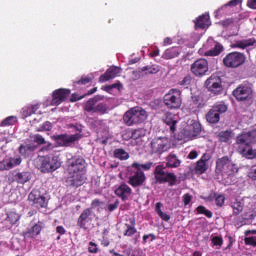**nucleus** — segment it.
Segmentation results:
<instances>
[{
  "label": "nucleus",
  "instance_id": "49530a36",
  "mask_svg": "<svg viewBox=\"0 0 256 256\" xmlns=\"http://www.w3.org/2000/svg\"><path fill=\"white\" fill-rule=\"evenodd\" d=\"M8 161L10 162V169H13V167H17L20 163H22L23 159L20 156H17L14 158H8Z\"/></svg>",
  "mask_w": 256,
  "mask_h": 256
},
{
  "label": "nucleus",
  "instance_id": "2f4dec72",
  "mask_svg": "<svg viewBox=\"0 0 256 256\" xmlns=\"http://www.w3.org/2000/svg\"><path fill=\"white\" fill-rule=\"evenodd\" d=\"M224 51H225V47H223V44L216 42L215 46L212 49L207 50L204 53V56L205 57H218V55H221Z\"/></svg>",
  "mask_w": 256,
  "mask_h": 256
},
{
  "label": "nucleus",
  "instance_id": "052dcab7",
  "mask_svg": "<svg viewBox=\"0 0 256 256\" xmlns=\"http://www.w3.org/2000/svg\"><path fill=\"white\" fill-rule=\"evenodd\" d=\"M118 207H119V200H116L113 204L108 205V211H110V213H113V211H115Z\"/></svg>",
  "mask_w": 256,
  "mask_h": 256
},
{
  "label": "nucleus",
  "instance_id": "dca6fc26",
  "mask_svg": "<svg viewBox=\"0 0 256 256\" xmlns=\"http://www.w3.org/2000/svg\"><path fill=\"white\" fill-rule=\"evenodd\" d=\"M70 95H71L70 89H65V88L56 89L52 93V100L50 104L53 107H58V105H61V103H64V101H67V98Z\"/></svg>",
  "mask_w": 256,
  "mask_h": 256
},
{
  "label": "nucleus",
  "instance_id": "1a4fd4ad",
  "mask_svg": "<svg viewBox=\"0 0 256 256\" xmlns=\"http://www.w3.org/2000/svg\"><path fill=\"white\" fill-rule=\"evenodd\" d=\"M150 149L152 155H163L171 149V142L167 137H156L151 140Z\"/></svg>",
  "mask_w": 256,
  "mask_h": 256
},
{
  "label": "nucleus",
  "instance_id": "864d4df0",
  "mask_svg": "<svg viewBox=\"0 0 256 256\" xmlns=\"http://www.w3.org/2000/svg\"><path fill=\"white\" fill-rule=\"evenodd\" d=\"M34 143H37V145H45L47 141H45V138L41 136V134H35L33 136Z\"/></svg>",
  "mask_w": 256,
  "mask_h": 256
},
{
  "label": "nucleus",
  "instance_id": "37998d69",
  "mask_svg": "<svg viewBox=\"0 0 256 256\" xmlns=\"http://www.w3.org/2000/svg\"><path fill=\"white\" fill-rule=\"evenodd\" d=\"M196 211L198 213V215H205V217H207L208 219H211L213 217V212H211V210L206 209L205 206L200 205L196 208Z\"/></svg>",
  "mask_w": 256,
  "mask_h": 256
},
{
  "label": "nucleus",
  "instance_id": "13d9d810",
  "mask_svg": "<svg viewBox=\"0 0 256 256\" xmlns=\"http://www.w3.org/2000/svg\"><path fill=\"white\" fill-rule=\"evenodd\" d=\"M89 253H99V248L97 247V244L95 242H89L88 247Z\"/></svg>",
  "mask_w": 256,
  "mask_h": 256
},
{
  "label": "nucleus",
  "instance_id": "8fccbe9b",
  "mask_svg": "<svg viewBox=\"0 0 256 256\" xmlns=\"http://www.w3.org/2000/svg\"><path fill=\"white\" fill-rule=\"evenodd\" d=\"M191 81H193V78L191 77V75H186L182 81L179 82V85H181L182 87H185L187 89V87H189V85H191Z\"/></svg>",
  "mask_w": 256,
  "mask_h": 256
},
{
  "label": "nucleus",
  "instance_id": "b1692460",
  "mask_svg": "<svg viewBox=\"0 0 256 256\" xmlns=\"http://www.w3.org/2000/svg\"><path fill=\"white\" fill-rule=\"evenodd\" d=\"M201 134V124L195 122L192 124L190 128H185L183 130V135L185 136V139H190L193 141V139H197L198 135Z\"/></svg>",
  "mask_w": 256,
  "mask_h": 256
},
{
  "label": "nucleus",
  "instance_id": "ea45409f",
  "mask_svg": "<svg viewBox=\"0 0 256 256\" xmlns=\"http://www.w3.org/2000/svg\"><path fill=\"white\" fill-rule=\"evenodd\" d=\"M163 207V203L161 202H157L156 206H155V212L157 213V215H159L160 219H162V221H170L171 216L167 213H164L161 211V208Z\"/></svg>",
  "mask_w": 256,
  "mask_h": 256
},
{
  "label": "nucleus",
  "instance_id": "bb28decb",
  "mask_svg": "<svg viewBox=\"0 0 256 256\" xmlns=\"http://www.w3.org/2000/svg\"><path fill=\"white\" fill-rule=\"evenodd\" d=\"M13 181L18 183V185H25V183H29V181H31V172H17L13 176Z\"/></svg>",
  "mask_w": 256,
  "mask_h": 256
},
{
  "label": "nucleus",
  "instance_id": "a211bd4d",
  "mask_svg": "<svg viewBox=\"0 0 256 256\" xmlns=\"http://www.w3.org/2000/svg\"><path fill=\"white\" fill-rule=\"evenodd\" d=\"M251 93H253L251 87L241 84L232 92V95L237 101H246V99H249Z\"/></svg>",
  "mask_w": 256,
  "mask_h": 256
},
{
  "label": "nucleus",
  "instance_id": "e433bc0d",
  "mask_svg": "<svg viewBox=\"0 0 256 256\" xmlns=\"http://www.w3.org/2000/svg\"><path fill=\"white\" fill-rule=\"evenodd\" d=\"M132 169H136L138 171H151V167H153V162H147L145 164H141L139 162H133L131 164Z\"/></svg>",
  "mask_w": 256,
  "mask_h": 256
},
{
  "label": "nucleus",
  "instance_id": "393cba45",
  "mask_svg": "<svg viewBox=\"0 0 256 256\" xmlns=\"http://www.w3.org/2000/svg\"><path fill=\"white\" fill-rule=\"evenodd\" d=\"M115 195H117V197H120V199L122 201H127V199H129V197H131L132 193H133V189H131V187H129V185L125 184V182H123L115 191H114Z\"/></svg>",
  "mask_w": 256,
  "mask_h": 256
},
{
  "label": "nucleus",
  "instance_id": "aec40b11",
  "mask_svg": "<svg viewBox=\"0 0 256 256\" xmlns=\"http://www.w3.org/2000/svg\"><path fill=\"white\" fill-rule=\"evenodd\" d=\"M238 145V152L242 157H245V159H256V149H253L251 147V144H241L236 143Z\"/></svg>",
  "mask_w": 256,
  "mask_h": 256
},
{
  "label": "nucleus",
  "instance_id": "c756f323",
  "mask_svg": "<svg viewBox=\"0 0 256 256\" xmlns=\"http://www.w3.org/2000/svg\"><path fill=\"white\" fill-rule=\"evenodd\" d=\"M256 45V39L255 38H248V39H243L236 41L233 44L234 49H247V47H253Z\"/></svg>",
  "mask_w": 256,
  "mask_h": 256
},
{
  "label": "nucleus",
  "instance_id": "6e6552de",
  "mask_svg": "<svg viewBox=\"0 0 256 256\" xmlns=\"http://www.w3.org/2000/svg\"><path fill=\"white\" fill-rule=\"evenodd\" d=\"M39 163L41 173H53L61 167L59 156H41Z\"/></svg>",
  "mask_w": 256,
  "mask_h": 256
},
{
  "label": "nucleus",
  "instance_id": "c9c22d12",
  "mask_svg": "<svg viewBox=\"0 0 256 256\" xmlns=\"http://www.w3.org/2000/svg\"><path fill=\"white\" fill-rule=\"evenodd\" d=\"M141 71L145 75H155V74L159 73V71H161V67H159V65H157V64L147 65V66H144L141 69Z\"/></svg>",
  "mask_w": 256,
  "mask_h": 256
},
{
  "label": "nucleus",
  "instance_id": "5fc2aeb1",
  "mask_svg": "<svg viewBox=\"0 0 256 256\" xmlns=\"http://www.w3.org/2000/svg\"><path fill=\"white\" fill-rule=\"evenodd\" d=\"M53 129V124L49 121L44 122L40 128H38V131H51Z\"/></svg>",
  "mask_w": 256,
  "mask_h": 256
},
{
  "label": "nucleus",
  "instance_id": "7ed1b4c3",
  "mask_svg": "<svg viewBox=\"0 0 256 256\" xmlns=\"http://www.w3.org/2000/svg\"><path fill=\"white\" fill-rule=\"evenodd\" d=\"M147 117H149L147 110L136 106L130 108L124 113L123 122L127 127H133V125H141V123H145V121H147Z\"/></svg>",
  "mask_w": 256,
  "mask_h": 256
},
{
  "label": "nucleus",
  "instance_id": "7c9ffc66",
  "mask_svg": "<svg viewBox=\"0 0 256 256\" xmlns=\"http://www.w3.org/2000/svg\"><path fill=\"white\" fill-rule=\"evenodd\" d=\"M37 150V146L34 144H21L18 148V152L22 157H29L31 153Z\"/></svg>",
  "mask_w": 256,
  "mask_h": 256
},
{
  "label": "nucleus",
  "instance_id": "2eb2a0df",
  "mask_svg": "<svg viewBox=\"0 0 256 256\" xmlns=\"http://www.w3.org/2000/svg\"><path fill=\"white\" fill-rule=\"evenodd\" d=\"M93 223V211L92 208H85L77 219V227L87 231Z\"/></svg>",
  "mask_w": 256,
  "mask_h": 256
},
{
  "label": "nucleus",
  "instance_id": "72a5a7b5",
  "mask_svg": "<svg viewBox=\"0 0 256 256\" xmlns=\"http://www.w3.org/2000/svg\"><path fill=\"white\" fill-rule=\"evenodd\" d=\"M179 55H181V48L172 47L165 50L163 59H175V57H179Z\"/></svg>",
  "mask_w": 256,
  "mask_h": 256
},
{
  "label": "nucleus",
  "instance_id": "c03bdc74",
  "mask_svg": "<svg viewBox=\"0 0 256 256\" xmlns=\"http://www.w3.org/2000/svg\"><path fill=\"white\" fill-rule=\"evenodd\" d=\"M213 197L215 199V204L218 207H223V205H225V195L214 193Z\"/></svg>",
  "mask_w": 256,
  "mask_h": 256
},
{
  "label": "nucleus",
  "instance_id": "4d7b16f0",
  "mask_svg": "<svg viewBox=\"0 0 256 256\" xmlns=\"http://www.w3.org/2000/svg\"><path fill=\"white\" fill-rule=\"evenodd\" d=\"M182 201L185 205V207H187V205H189V203H191V201H193V195L186 193L182 196Z\"/></svg>",
  "mask_w": 256,
  "mask_h": 256
},
{
  "label": "nucleus",
  "instance_id": "58836bf2",
  "mask_svg": "<svg viewBox=\"0 0 256 256\" xmlns=\"http://www.w3.org/2000/svg\"><path fill=\"white\" fill-rule=\"evenodd\" d=\"M114 157L120 161H127L129 159V153L123 148H117L114 150Z\"/></svg>",
  "mask_w": 256,
  "mask_h": 256
},
{
  "label": "nucleus",
  "instance_id": "5701e85b",
  "mask_svg": "<svg viewBox=\"0 0 256 256\" xmlns=\"http://www.w3.org/2000/svg\"><path fill=\"white\" fill-rule=\"evenodd\" d=\"M236 143H241V144L245 143L246 145H251L253 143H256V129L250 132L239 134L236 137Z\"/></svg>",
  "mask_w": 256,
  "mask_h": 256
},
{
  "label": "nucleus",
  "instance_id": "a878e982",
  "mask_svg": "<svg viewBox=\"0 0 256 256\" xmlns=\"http://www.w3.org/2000/svg\"><path fill=\"white\" fill-rule=\"evenodd\" d=\"M163 121L167 127H169L170 131L172 133H175L177 131V118H175V114L171 112H166L163 118Z\"/></svg>",
  "mask_w": 256,
  "mask_h": 256
},
{
  "label": "nucleus",
  "instance_id": "ddd939ff",
  "mask_svg": "<svg viewBox=\"0 0 256 256\" xmlns=\"http://www.w3.org/2000/svg\"><path fill=\"white\" fill-rule=\"evenodd\" d=\"M164 105L168 109H179L181 107V90L171 89L169 93L164 95Z\"/></svg>",
  "mask_w": 256,
  "mask_h": 256
},
{
  "label": "nucleus",
  "instance_id": "bf43d9fd",
  "mask_svg": "<svg viewBox=\"0 0 256 256\" xmlns=\"http://www.w3.org/2000/svg\"><path fill=\"white\" fill-rule=\"evenodd\" d=\"M101 205H103V201L96 198V199L92 200L91 207L89 209H92V211H93V209H97V207H101Z\"/></svg>",
  "mask_w": 256,
  "mask_h": 256
},
{
  "label": "nucleus",
  "instance_id": "de8ad7c7",
  "mask_svg": "<svg viewBox=\"0 0 256 256\" xmlns=\"http://www.w3.org/2000/svg\"><path fill=\"white\" fill-rule=\"evenodd\" d=\"M9 169H11L9 158H5L0 161V171H9Z\"/></svg>",
  "mask_w": 256,
  "mask_h": 256
},
{
  "label": "nucleus",
  "instance_id": "09e8293b",
  "mask_svg": "<svg viewBox=\"0 0 256 256\" xmlns=\"http://www.w3.org/2000/svg\"><path fill=\"white\" fill-rule=\"evenodd\" d=\"M242 0H231L222 6L218 11H223V9H227V7H237V5L241 4Z\"/></svg>",
  "mask_w": 256,
  "mask_h": 256
},
{
  "label": "nucleus",
  "instance_id": "cd10ccee",
  "mask_svg": "<svg viewBox=\"0 0 256 256\" xmlns=\"http://www.w3.org/2000/svg\"><path fill=\"white\" fill-rule=\"evenodd\" d=\"M128 221L129 223L125 224L126 230L124 231L123 235L124 237H133V235L137 233V228H135L137 221L135 220V217L129 218Z\"/></svg>",
  "mask_w": 256,
  "mask_h": 256
},
{
  "label": "nucleus",
  "instance_id": "f8f14e48",
  "mask_svg": "<svg viewBox=\"0 0 256 256\" xmlns=\"http://www.w3.org/2000/svg\"><path fill=\"white\" fill-rule=\"evenodd\" d=\"M227 113V105L223 102L215 104L206 114V121L211 125H216L221 120V115Z\"/></svg>",
  "mask_w": 256,
  "mask_h": 256
},
{
  "label": "nucleus",
  "instance_id": "4be33fe9",
  "mask_svg": "<svg viewBox=\"0 0 256 256\" xmlns=\"http://www.w3.org/2000/svg\"><path fill=\"white\" fill-rule=\"evenodd\" d=\"M43 229V223L38 222L34 224L31 228H27L25 231L22 232V236L24 239H35L37 235H40Z\"/></svg>",
  "mask_w": 256,
  "mask_h": 256
},
{
  "label": "nucleus",
  "instance_id": "f3484780",
  "mask_svg": "<svg viewBox=\"0 0 256 256\" xmlns=\"http://www.w3.org/2000/svg\"><path fill=\"white\" fill-rule=\"evenodd\" d=\"M146 181L147 176H145V172L134 169L128 178V185L134 188L143 187Z\"/></svg>",
  "mask_w": 256,
  "mask_h": 256
},
{
  "label": "nucleus",
  "instance_id": "473e14b6",
  "mask_svg": "<svg viewBox=\"0 0 256 256\" xmlns=\"http://www.w3.org/2000/svg\"><path fill=\"white\" fill-rule=\"evenodd\" d=\"M209 23V14H202L194 20L195 29H205Z\"/></svg>",
  "mask_w": 256,
  "mask_h": 256
},
{
  "label": "nucleus",
  "instance_id": "4c0bfd02",
  "mask_svg": "<svg viewBox=\"0 0 256 256\" xmlns=\"http://www.w3.org/2000/svg\"><path fill=\"white\" fill-rule=\"evenodd\" d=\"M230 207L233 211L234 217H237L238 215H241L243 213V202L241 201H234L230 203Z\"/></svg>",
  "mask_w": 256,
  "mask_h": 256
},
{
  "label": "nucleus",
  "instance_id": "f257e3e1",
  "mask_svg": "<svg viewBox=\"0 0 256 256\" xmlns=\"http://www.w3.org/2000/svg\"><path fill=\"white\" fill-rule=\"evenodd\" d=\"M67 186L79 189L87 183V161L83 156H74L67 161Z\"/></svg>",
  "mask_w": 256,
  "mask_h": 256
},
{
  "label": "nucleus",
  "instance_id": "603ef678",
  "mask_svg": "<svg viewBox=\"0 0 256 256\" xmlns=\"http://www.w3.org/2000/svg\"><path fill=\"white\" fill-rule=\"evenodd\" d=\"M211 243L215 247H222L223 246V237L221 236H214L211 238Z\"/></svg>",
  "mask_w": 256,
  "mask_h": 256
},
{
  "label": "nucleus",
  "instance_id": "69168bd1",
  "mask_svg": "<svg viewBox=\"0 0 256 256\" xmlns=\"http://www.w3.org/2000/svg\"><path fill=\"white\" fill-rule=\"evenodd\" d=\"M112 89H117L118 91H121L123 89V84H121L120 81L115 82L114 84H111Z\"/></svg>",
  "mask_w": 256,
  "mask_h": 256
},
{
  "label": "nucleus",
  "instance_id": "20e7f679",
  "mask_svg": "<svg viewBox=\"0 0 256 256\" xmlns=\"http://www.w3.org/2000/svg\"><path fill=\"white\" fill-rule=\"evenodd\" d=\"M105 99V96L103 95H96L92 98H90L88 101H86L84 105V111L86 113L97 114V115H107L109 111V106L105 102H100Z\"/></svg>",
  "mask_w": 256,
  "mask_h": 256
},
{
  "label": "nucleus",
  "instance_id": "9b49d317",
  "mask_svg": "<svg viewBox=\"0 0 256 256\" xmlns=\"http://www.w3.org/2000/svg\"><path fill=\"white\" fill-rule=\"evenodd\" d=\"M207 91L211 95H222L223 94V81L221 76L217 74H212L204 83Z\"/></svg>",
  "mask_w": 256,
  "mask_h": 256
},
{
  "label": "nucleus",
  "instance_id": "423d86ee",
  "mask_svg": "<svg viewBox=\"0 0 256 256\" xmlns=\"http://www.w3.org/2000/svg\"><path fill=\"white\" fill-rule=\"evenodd\" d=\"M238 171L239 168L236 164H233L231 162L229 156H223L222 158H218L216 160V175H227L228 177H230V175H235V173H237Z\"/></svg>",
  "mask_w": 256,
  "mask_h": 256
},
{
  "label": "nucleus",
  "instance_id": "774afa93",
  "mask_svg": "<svg viewBox=\"0 0 256 256\" xmlns=\"http://www.w3.org/2000/svg\"><path fill=\"white\" fill-rule=\"evenodd\" d=\"M132 256H145V253L141 249H136L132 252Z\"/></svg>",
  "mask_w": 256,
  "mask_h": 256
},
{
  "label": "nucleus",
  "instance_id": "a19ab883",
  "mask_svg": "<svg viewBox=\"0 0 256 256\" xmlns=\"http://www.w3.org/2000/svg\"><path fill=\"white\" fill-rule=\"evenodd\" d=\"M6 219L11 225H16L19 219H21V215H19L17 212L10 211L7 213Z\"/></svg>",
  "mask_w": 256,
  "mask_h": 256
},
{
  "label": "nucleus",
  "instance_id": "f704fd0d",
  "mask_svg": "<svg viewBox=\"0 0 256 256\" xmlns=\"http://www.w3.org/2000/svg\"><path fill=\"white\" fill-rule=\"evenodd\" d=\"M217 138L220 143H229L233 139V130L221 131L217 134Z\"/></svg>",
  "mask_w": 256,
  "mask_h": 256
},
{
  "label": "nucleus",
  "instance_id": "338daca9",
  "mask_svg": "<svg viewBox=\"0 0 256 256\" xmlns=\"http://www.w3.org/2000/svg\"><path fill=\"white\" fill-rule=\"evenodd\" d=\"M56 233H58L59 235H65L67 233V230H65V227L63 226H57Z\"/></svg>",
  "mask_w": 256,
  "mask_h": 256
},
{
  "label": "nucleus",
  "instance_id": "f03ea898",
  "mask_svg": "<svg viewBox=\"0 0 256 256\" xmlns=\"http://www.w3.org/2000/svg\"><path fill=\"white\" fill-rule=\"evenodd\" d=\"M70 129H74V131H77L76 134H58V135H52L51 139L52 141H55L57 144V147H71L73 144L76 143V141H79L80 139H83V125L81 124H69Z\"/></svg>",
  "mask_w": 256,
  "mask_h": 256
},
{
  "label": "nucleus",
  "instance_id": "a18cd8bd",
  "mask_svg": "<svg viewBox=\"0 0 256 256\" xmlns=\"http://www.w3.org/2000/svg\"><path fill=\"white\" fill-rule=\"evenodd\" d=\"M141 137H145V131L143 129H135L131 132V139H141Z\"/></svg>",
  "mask_w": 256,
  "mask_h": 256
},
{
  "label": "nucleus",
  "instance_id": "4468645a",
  "mask_svg": "<svg viewBox=\"0 0 256 256\" xmlns=\"http://www.w3.org/2000/svg\"><path fill=\"white\" fill-rule=\"evenodd\" d=\"M190 71L194 77H205L209 73V61L205 58H199L190 66Z\"/></svg>",
  "mask_w": 256,
  "mask_h": 256
},
{
  "label": "nucleus",
  "instance_id": "680f3d73",
  "mask_svg": "<svg viewBox=\"0 0 256 256\" xmlns=\"http://www.w3.org/2000/svg\"><path fill=\"white\" fill-rule=\"evenodd\" d=\"M248 177L252 179V181H256V166L251 168V171L248 174Z\"/></svg>",
  "mask_w": 256,
  "mask_h": 256
},
{
  "label": "nucleus",
  "instance_id": "0eeeda50",
  "mask_svg": "<svg viewBox=\"0 0 256 256\" xmlns=\"http://www.w3.org/2000/svg\"><path fill=\"white\" fill-rule=\"evenodd\" d=\"M246 61L247 56H245L244 53L234 51L226 54L222 60V63L224 67H227V69H239V67H243V65H245Z\"/></svg>",
  "mask_w": 256,
  "mask_h": 256
},
{
  "label": "nucleus",
  "instance_id": "0e129e2a",
  "mask_svg": "<svg viewBox=\"0 0 256 256\" xmlns=\"http://www.w3.org/2000/svg\"><path fill=\"white\" fill-rule=\"evenodd\" d=\"M37 109H39L38 105H32L31 107L28 108L27 112L28 115H33L35 113H37Z\"/></svg>",
  "mask_w": 256,
  "mask_h": 256
},
{
  "label": "nucleus",
  "instance_id": "9d476101",
  "mask_svg": "<svg viewBox=\"0 0 256 256\" xmlns=\"http://www.w3.org/2000/svg\"><path fill=\"white\" fill-rule=\"evenodd\" d=\"M28 201L30 205L36 209H47L49 205V199H47V197L41 193V190L38 189H33L28 194Z\"/></svg>",
  "mask_w": 256,
  "mask_h": 256
},
{
  "label": "nucleus",
  "instance_id": "3c124183",
  "mask_svg": "<svg viewBox=\"0 0 256 256\" xmlns=\"http://www.w3.org/2000/svg\"><path fill=\"white\" fill-rule=\"evenodd\" d=\"M88 83H91V78L87 76H82L80 80H76L73 82V85H87Z\"/></svg>",
  "mask_w": 256,
  "mask_h": 256
},
{
  "label": "nucleus",
  "instance_id": "412c9836",
  "mask_svg": "<svg viewBox=\"0 0 256 256\" xmlns=\"http://www.w3.org/2000/svg\"><path fill=\"white\" fill-rule=\"evenodd\" d=\"M121 73V68L117 66H111L106 70V72L99 77L100 83H107V81H111V79H115Z\"/></svg>",
  "mask_w": 256,
  "mask_h": 256
},
{
  "label": "nucleus",
  "instance_id": "c85d7f7f",
  "mask_svg": "<svg viewBox=\"0 0 256 256\" xmlns=\"http://www.w3.org/2000/svg\"><path fill=\"white\" fill-rule=\"evenodd\" d=\"M166 167L168 169H177V167H181V159L177 157V154L170 153L166 157Z\"/></svg>",
  "mask_w": 256,
  "mask_h": 256
},
{
  "label": "nucleus",
  "instance_id": "6e6d98bb",
  "mask_svg": "<svg viewBox=\"0 0 256 256\" xmlns=\"http://www.w3.org/2000/svg\"><path fill=\"white\" fill-rule=\"evenodd\" d=\"M244 243H245V245H250L251 247H256V237L255 236L246 237V238H244Z\"/></svg>",
  "mask_w": 256,
  "mask_h": 256
},
{
  "label": "nucleus",
  "instance_id": "e2e57ef3",
  "mask_svg": "<svg viewBox=\"0 0 256 256\" xmlns=\"http://www.w3.org/2000/svg\"><path fill=\"white\" fill-rule=\"evenodd\" d=\"M85 96H79L77 94H72L71 98H70V101L71 103H76V101H81V99H84Z\"/></svg>",
  "mask_w": 256,
  "mask_h": 256
},
{
  "label": "nucleus",
  "instance_id": "6ab92c4d",
  "mask_svg": "<svg viewBox=\"0 0 256 256\" xmlns=\"http://www.w3.org/2000/svg\"><path fill=\"white\" fill-rule=\"evenodd\" d=\"M210 159H211V155H209L208 153H204L201 156V159H199L196 162V166L194 168V172L196 175H203V173H205L207 169H209V166L207 165V161H209Z\"/></svg>",
  "mask_w": 256,
  "mask_h": 256
},
{
  "label": "nucleus",
  "instance_id": "39448f33",
  "mask_svg": "<svg viewBox=\"0 0 256 256\" xmlns=\"http://www.w3.org/2000/svg\"><path fill=\"white\" fill-rule=\"evenodd\" d=\"M167 167L164 164H158L154 169V179L159 185L168 183L170 187L177 185V175L173 172L165 171Z\"/></svg>",
  "mask_w": 256,
  "mask_h": 256
},
{
  "label": "nucleus",
  "instance_id": "79ce46f5",
  "mask_svg": "<svg viewBox=\"0 0 256 256\" xmlns=\"http://www.w3.org/2000/svg\"><path fill=\"white\" fill-rule=\"evenodd\" d=\"M17 123V116H8L2 120L0 127H11Z\"/></svg>",
  "mask_w": 256,
  "mask_h": 256
}]
</instances>
